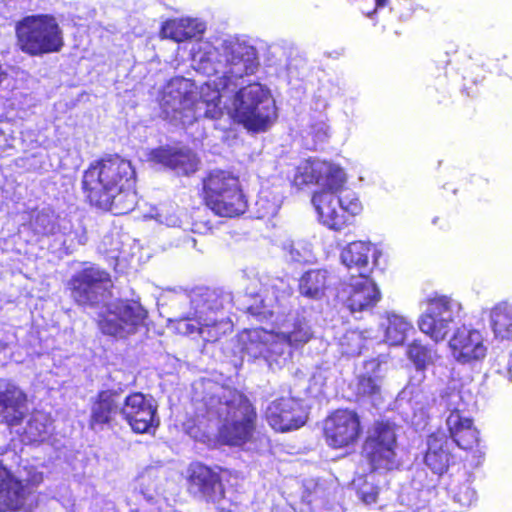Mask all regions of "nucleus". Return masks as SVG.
Listing matches in <instances>:
<instances>
[{"label":"nucleus","mask_w":512,"mask_h":512,"mask_svg":"<svg viewBox=\"0 0 512 512\" xmlns=\"http://www.w3.org/2000/svg\"><path fill=\"white\" fill-rule=\"evenodd\" d=\"M190 54L191 65L198 73L215 78L201 85L199 92L195 83L184 77H174L164 86L160 100L163 118L184 128L201 118H220V86L230 89L237 79L253 73L259 65L257 49L245 36L197 41Z\"/></svg>","instance_id":"1"},{"label":"nucleus","mask_w":512,"mask_h":512,"mask_svg":"<svg viewBox=\"0 0 512 512\" xmlns=\"http://www.w3.org/2000/svg\"><path fill=\"white\" fill-rule=\"evenodd\" d=\"M346 180V173L339 165L305 159L297 166L293 183L298 187L315 183L321 188L312 196L318 219L329 229L340 231L363 210L357 193L345 187Z\"/></svg>","instance_id":"2"},{"label":"nucleus","mask_w":512,"mask_h":512,"mask_svg":"<svg viewBox=\"0 0 512 512\" xmlns=\"http://www.w3.org/2000/svg\"><path fill=\"white\" fill-rule=\"evenodd\" d=\"M423 305L424 311L417 321L422 333L435 343H440L453 332L448 347L453 359L460 364L473 366L485 359L488 347L482 332L464 324L459 326L464 318L460 301L447 295L434 294L428 296Z\"/></svg>","instance_id":"3"},{"label":"nucleus","mask_w":512,"mask_h":512,"mask_svg":"<svg viewBox=\"0 0 512 512\" xmlns=\"http://www.w3.org/2000/svg\"><path fill=\"white\" fill-rule=\"evenodd\" d=\"M170 323L177 333L215 342L232 329L224 311L232 307L229 292L198 288L191 292H172L168 296Z\"/></svg>","instance_id":"4"},{"label":"nucleus","mask_w":512,"mask_h":512,"mask_svg":"<svg viewBox=\"0 0 512 512\" xmlns=\"http://www.w3.org/2000/svg\"><path fill=\"white\" fill-rule=\"evenodd\" d=\"M136 174L130 161L108 156L84 172L82 188L91 205L114 214H126L137 203Z\"/></svg>","instance_id":"5"},{"label":"nucleus","mask_w":512,"mask_h":512,"mask_svg":"<svg viewBox=\"0 0 512 512\" xmlns=\"http://www.w3.org/2000/svg\"><path fill=\"white\" fill-rule=\"evenodd\" d=\"M275 325L271 331L254 328L239 335L243 355L264 360L272 370L284 367L291 359L292 349L303 346L313 336L309 321L298 313L277 317Z\"/></svg>","instance_id":"6"},{"label":"nucleus","mask_w":512,"mask_h":512,"mask_svg":"<svg viewBox=\"0 0 512 512\" xmlns=\"http://www.w3.org/2000/svg\"><path fill=\"white\" fill-rule=\"evenodd\" d=\"M198 407V416L218 425L221 442L243 446L252 441L257 424L254 405L243 393L224 386H214Z\"/></svg>","instance_id":"7"},{"label":"nucleus","mask_w":512,"mask_h":512,"mask_svg":"<svg viewBox=\"0 0 512 512\" xmlns=\"http://www.w3.org/2000/svg\"><path fill=\"white\" fill-rule=\"evenodd\" d=\"M437 403L440 408L448 412L446 427L451 441L442 431L429 435L424 462L433 473L442 475L447 471L452 460L451 446L456 444L461 449H471L479 441V432L473 425L467 411V403L463 400L460 391L443 392Z\"/></svg>","instance_id":"8"},{"label":"nucleus","mask_w":512,"mask_h":512,"mask_svg":"<svg viewBox=\"0 0 512 512\" xmlns=\"http://www.w3.org/2000/svg\"><path fill=\"white\" fill-rule=\"evenodd\" d=\"M257 70L237 79L230 89L224 90L220 87L221 105L222 112L227 109L228 113L247 130L264 132L277 119L275 100L270 91L260 83L240 87L244 83V78L254 75Z\"/></svg>","instance_id":"9"},{"label":"nucleus","mask_w":512,"mask_h":512,"mask_svg":"<svg viewBox=\"0 0 512 512\" xmlns=\"http://www.w3.org/2000/svg\"><path fill=\"white\" fill-rule=\"evenodd\" d=\"M20 49L31 55L58 52L62 48V31L56 19L49 15L28 16L16 26Z\"/></svg>","instance_id":"10"},{"label":"nucleus","mask_w":512,"mask_h":512,"mask_svg":"<svg viewBox=\"0 0 512 512\" xmlns=\"http://www.w3.org/2000/svg\"><path fill=\"white\" fill-rule=\"evenodd\" d=\"M397 437L394 424L389 421L375 422L369 429L363 445V455L372 472L385 473L400 466L397 453Z\"/></svg>","instance_id":"11"},{"label":"nucleus","mask_w":512,"mask_h":512,"mask_svg":"<svg viewBox=\"0 0 512 512\" xmlns=\"http://www.w3.org/2000/svg\"><path fill=\"white\" fill-rule=\"evenodd\" d=\"M146 317L147 311L139 302L119 300L106 304L98 325L103 334L123 339L135 334L144 325Z\"/></svg>","instance_id":"12"},{"label":"nucleus","mask_w":512,"mask_h":512,"mask_svg":"<svg viewBox=\"0 0 512 512\" xmlns=\"http://www.w3.org/2000/svg\"><path fill=\"white\" fill-rule=\"evenodd\" d=\"M71 297L81 306L106 304L112 281L104 269L91 265L75 273L69 282Z\"/></svg>","instance_id":"13"},{"label":"nucleus","mask_w":512,"mask_h":512,"mask_svg":"<svg viewBox=\"0 0 512 512\" xmlns=\"http://www.w3.org/2000/svg\"><path fill=\"white\" fill-rule=\"evenodd\" d=\"M187 489L193 497L213 504L218 510L232 511L233 503L225 494L220 475L206 465L189 466Z\"/></svg>","instance_id":"14"},{"label":"nucleus","mask_w":512,"mask_h":512,"mask_svg":"<svg viewBox=\"0 0 512 512\" xmlns=\"http://www.w3.org/2000/svg\"><path fill=\"white\" fill-rule=\"evenodd\" d=\"M337 297L352 312L368 311L381 299V293L370 276L349 277L340 283Z\"/></svg>","instance_id":"15"},{"label":"nucleus","mask_w":512,"mask_h":512,"mask_svg":"<svg viewBox=\"0 0 512 512\" xmlns=\"http://www.w3.org/2000/svg\"><path fill=\"white\" fill-rule=\"evenodd\" d=\"M120 414L136 433L149 432L159 425L157 406L151 397L140 392L132 393L124 400Z\"/></svg>","instance_id":"16"},{"label":"nucleus","mask_w":512,"mask_h":512,"mask_svg":"<svg viewBox=\"0 0 512 512\" xmlns=\"http://www.w3.org/2000/svg\"><path fill=\"white\" fill-rule=\"evenodd\" d=\"M324 433L330 446L334 448L348 446L359 436V417L351 410H337L326 419Z\"/></svg>","instance_id":"17"},{"label":"nucleus","mask_w":512,"mask_h":512,"mask_svg":"<svg viewBox=\"0 0 512 512\" xmlns=\"http://www.w3.org/2000/svg\"><path fill=\"white\" fill-rule=\"evenodd\" d=\"M266 418L274 430L286 432L303 426L307 415L298 400L280 398L269 404L266 410Z\"/></svg>","instance_id":"18"},{"label":"nucleus","mask_w":512,"mask_h":512,"mask_svg":"<svg viewBox=\"0 0 512 512\" xmlns=\"http://www.w3.org/2000/svg\"><path fill=\"white\" fill-rule=\"evenodd\" d=\"M28 413L26 394L15 384L0 380V423L20 425Z\"/></svg>","instance_id":"19"},{"label":"nucleus","mask_w":512,"mask_h":512,"mask_svg":"<svg viewBox=\"0 0 512 512\" xmlns=\"http://www.w3.org/2000/svg\"><path fill=\"white\" fill-rule=\"evenodd\" d=\"M264 293V296L259 295L260 304L251 305L249 311L253 315L268 319L278 313L275 309L278 308L281 300L292 294V287L287 279L276 277L265 284Z\"/></svg>","instance_id":"20"},{"label":"nucleus","mask_w":512,"mask_h":512,"mask_svg":"<svg viewBox=\"0 0 512 512\" xmlns=\"http://www.w3.org/2000/svg\"><path fill=\"white\" fill-rule=\"evenodd\" d=\"M149 160L183 175L194 173L198 165L196 155L189 149L163 147L153 149L149 153Z\"/></svg>","instance_id":"21"},{"label":"nucleus","mask_w":512,"mask_h":512,"mask_svg":"<svg viewBox=\"0 0 512 512\" xmlns=\"http://www.w3.org/2000/svg\"><path fill=\"white\" fill-rule=\"evenodd\" d=\"M373 246L369 242L354 241L345 246L340 254L342 264L355 276H370L374 268L371 261Z\"/></svg>","instance_id":"22"},{"label":"nucleus","mask_w":512,"mask_h":512,"mask_svg":"<svg viewBox=\"0 0 512 512\" xmlns=\"http://www.w3.org/2000/svg\"><path fill=\"white\" fill-rule=\"evenodd\" d=\"M26 498L22 482L0 462V512L20 511Z\"/></svg>","instance_id":"23"},{"label":"nucleus","mask_w":512,"mask_h":512,"mask_svg":"<svg viewBox=\"0 0 512 512\" xmlns=\"http://www.w3.org/2000/svg\"><path fill=\"white\" fill-rule=\"evenodd\" d=\"M473 480V475L467 470L458 471L450 477L446 486L447 495L460 509L469 508L477 501Z\"/></svg>","instance_id":"24"},{"label":"nucleus","mask_w":512,"mask_h":512,"mask_svg":"<svg viewBox=\"0 0 512 512\" xmlns=\"http://www.w3.org/2000/svg\"><path fill=\"white\" fill-rule=\"evenodd\" d=\"M120 394L117 391L105 390L98 393L91 407L90 427L102 429L110 423L113 415L120 412Z\"/></svg>","instance_id":"25"},{"label":"nucleus","mask_w":512,"mask_h":512,"mask_svg":"<svg viewBox=\"0 0 512 512\" xmlns=\"http://www.w3.org/2000/svg\"><path fill=\"white\" fill-rule=\"evenodd\" d=\"M447 390H454L452 388H445L441 391L440 394ZM403 394H411L409 398V406L412 410V424L417 428H423L426 426L427 421L429 419V411L431 409L432 402L437 406L439 412L448 415V412H445L443 408H440L437 401L440 399L441 395L437 399H431L428 391L424 389H412L411 387H407L403 392Z\"/></svg>","instance_id":"26"},{"label":"nucleus","mask_w":512,"mask_h":512,"mask_svg":"<svg viewBox=\"0 0 512 512\" xmlns=\"http://www.w3.org/2000/svg\"><path fill=\"white\" fill-rule=\"evenodd\" d=\"M379 358L363 363V371L358 376L356 391L362 397L375 398L380 394L384 371Z\"/></svg>","instance_id":"27"},{"label":"nucleus","mask_w":512,"mask_h":512,"mask_svg":"<svg viewBox=\"0 0 512 512\" xmlns=\"http://www.w3.org/2000/svg\"><path fill=\"white\" fill-rule=\"evenodd\" d=\"M489 326L496 340L512 341V301H499L490 309Z\"/></svg>","instance_id":"28"},{"label":"nucleus","mask_w":512,"mask_h":512,"mask_svg":"<svg viewBox=\"0 0 512 512\" xmlns=\"http://www.w3.org/2000/svg\"><path fill=\"white\" fill-rule=\"evenodd\" d=\"M239 184V179L232 173L215 170L212 171L203 181L204 199L206 205L218 197L226 194L228 191H235V186Z\"/></svg>","instance_id":"29"},{"label":"nucleus","mask_w":512,"mask_h":512,"mask_svg":"<svg viewBox=\"0 0 512 512\" xmlns=\"http://www.w3.org/2000/svg\"><path fill=\"white\" fill-rule=\"evenodd\" d=\"M207 207L221 217H235L243 214L247 209V200L240 188V183L235 186V191H228L213 200Z\"/></svg>","instance_id":"30"},{"label":"nucleus","mask_w":512,"mask_h":512,"mask_svg":"<svg viewBox=\"0 0 512 512\" xmlns=\"http://www.w3.org/2000/svg\"><path fill=\"white\" fill-rule=\"evenodd\" d=\"M384 330V341L391 346L402 345L408 335L414 331V326L406 317L389 312L381 321Z\"/></svg>","instance_id":"31"},{"label":"nucleus","mask_w":512,"mask_h":512,"mask_svg":"<svg viewBox=\"0 0 512 512\" xmlns=\"http://www.w3.org/2000/svg\"><path fill=\"white\" fill-rule=\"evenodd\" d=\"M328 275L326 269H312L305 272L299 279L300 294L310 299H320L327 287Z\"/></svg>","instance_id":"32"},{"label":"nucleus","mask_w":512,"mask_h":512,"mask_svg":"<svg viewBox=\"0 0 512 512\" xmlns=\"http://www.w3.org/2000/svg\"><path fill=\"white\" fill-rule=\"evenodd\" d=\"M52 420L49 414L43 411L33 412L22 432V441L34 443L44 440L50 433Z\"/></svg>","instance_id":"33"},{"label":"nucleus","mask_w":512,"mask_h":512,"mask_svg":"<svg viewBox=\"0 0 512 512\" xmlns=\"http://www.w3.org/2000/svg\"><path fill=\"white\" fill-rule=\"evenodd\" d=\"M368 339H372L369 330H347L338 339L341 353L347 356H357L361 353Z\"/></svg>","instance_id":"34"},{"label":"nucleus","mask_w":512,"mask_h":512,"mask_svg":"<svg viewBox=\"0 0 512 512\" xmlns=\"http://www.w3.org/2000/svg\"><path fill=\"white\" fill-rule=\"evenodd\" d=\"M281 247L287 261L302 264L313 259L311 245L304 240L285 239Z\"/></svg>","instance_id":"35"},{"label":"nucleus","mask_w":512,"mask_h":512,"mask_svg":"<svg viewBox=\"0 0 512 512\" xmlns=\"http://www.w3.org/2000/svg\"><path fill=\"white\" fill-rule=\"evenodd\" d=\"M408 357L414 363L418 371L423 372L428 365L433 364L438 355L435 349L428 345L422 344L418 340H414L408 347Z\"/></svg>","instance_id":"36"},{"label":"nucleus","mask_w":512,"mask_h":512,"mask_svg":"<svg viewBox=\"0 0 512 512\" xmlns=\"http://www.w3.org/2000/svg\"><path fill=\"white\" fill-rule=\"evenodd\" d=\"M282 204V196L267 189H262L255 203L258 218L275 216Z\"/></svg>","instance_id":"37"},{"label":"nucleus","mask_w":512,"mask_h":512,"mask_svg":"<svg viewBox=\"0 0 512 512\" xmlns=\"http://www.w3.org/2000/svg\"><path fill=\"white\" fill-rule=\"evenodd\" d=\"M30 227L38 236L54 234L56 230V220L54 214L48 209H42L38 211L31 218Z\"/></svg>","instance_id":"38"},{"label":"nucleus","mask_w":512,"mask_h":512,"mask_svg":"<svg viewBox=\"0 0 512 512\" xmlns=\"http://www.w3.org/2000/svg\"><path fill=\"white\" fill-rule=\"evenodd\" d=\"M304 132L307 137H311V142L305 144L308 149H316L318 144L324 143L329 137L328 125L323 116L312 120Z\"/></svg>","instance_id":"39"},{"label":"nucleus","mask_w":512,"mask_h":512,"mask_svg":"<svg viewBox=\"0 0 512 512\" xmlns=\"http://www.w3.org/2000/svg\"><path fill=\"white\" fill-rule=\"evenodd\" d=\"M357 486V496L365 504L371 505L377 502L379 496V487L374 484V475L370 474L365 479H359Z\"/></svg>","instance_id":"40"},{"label":"nucleus","mask_w":512,"mask_h":512,"mask_svg":"<svg viewBox=\"0 0 512 512\" xmlns=\"http://www.w3.org/2000/svg\"><path fill=\"white\" fill-rule=\"evenodd\" d=\"M150 217L167 227L181 226V219L177 215V209L172 205H161L150 214Z\"/></svg>","instance_id":"41"},{"label":"nucleus","mask_w":512,"mask_h":512,"mask_svg":"<svg viewBox=\"0 0 512 512\" xmlns=\"http://www.w3.org/2000/svg\"><path fill=\"white\" fill-rule=\"evenodd\" d=\"M270 54L276 58L274 65L276 66L278 75H286L287 77L294 76V65L292 60H289L283 47L278 45L270 47Z\"/></svg>","instance_id":"42"},{"label":"nucleus","mask_w":512,"mask_h":512,"mask_svg":"<svg viewBox=\"0 0 512 512\" xmlns=\"http://www.w3.org/2000/svg\"><path fill=\"white\" fill-rule=\"evenodd\" d=\"M156 470L153 468L147 469L138 477V487L140 493L147 501L154 499L156 493H158L157 484L154 481Z\"/></svg>","instance_id":"43"},{"label":"nucleus","mask_w":512,"mask_h":512,"mask_svg":"<svg viewBox=\"0 0 512 512\" xmlns=\"http://www.w3.org/2000/svg\"><path fill=\"white\" fill-rule=\"evenodd\" d=\"M161 34L165 38H170L175 42H182L187 39V31L181 19H172L166 21L161 29Z\"/></svg>","instance_id":"44"},{"label":"nucleus","mask_w":512,"mask_h":512,"mask_svg":"<svg viewBox=\"0 0 512 512\" xmlns=\"http://www.w3.org/2000/svg\"><path fill=\"white\" fill-rule=\"evenodd\" d=\"M20 140L25 151H32L44 143L38 130L26 127L20 132Z\"/></svg>","instance_id":"45"},{"label":"nucleus","mask_w":512,"mask_h":512,"mask_svg":"<svg viewBox=\"0 0 512 512\" xmlns=\"http://www.w3.org/2000/svg\"><path fill=\"white\" fill-rule=\"evenodd\" d=\"M492 372L498 375L504 384L512 382V364L505 356H498L493 365Z\"/></svg>","instance_id":"46"},{"label":"nucleus","mask_w":512,"mask_h":512,"mask_svg":"<svg viewBox=\"0 0 512 512\" xmlns=\"http://www.w3.org/2000/svg\"><path fill=\"white\" fill-rule=\"evenodd\" d=\"M185 30L187 31V39L201 37L206 30V24L198 18H181Z\"/></svg>","instance_id":"47"},{"label":"nucleus","mask_w":512,"mask_h":512,"mask_svg":"<svg viewBox=\"0 0 512 512\" xmlns=\"http://www.w3.org/2000/svg\"><path fill=\"white\" fill-rule=\"evenodd\" d=\"M14 137L5 129L0 127V154L14 147Z\"/></svg>","instance_id":"48"},{"label":"nucleus","mask_w":512,"mask_h":512,"mask_svg":"<svg viewBox=\"0 0 512 512\" xmlns=\"http://www.w3.org/2000/svg\"><path fill=\"white\" fill-rule=\"evenodd\" d=\"M387 2H388V0H375V8H374V10L372 12H367L366 15L368 17H371V15L373 13H375L378 8L386 6Z\"/></svg>","instance_id":"49"},{"label":"nucleus","mask_w":512,"mask_h":512,"mask_svg":"<svg viewBox=\"0 0 512 512\" xmlns=\"http://www.w3.org/2000/svg\"><path fill=\"white\" fill-rule=\"evenodd\" d=\"M4 346L2 344V342L0 341V351L3 350Z\"/></svg>","instance_id":"50"}]
</instances>
